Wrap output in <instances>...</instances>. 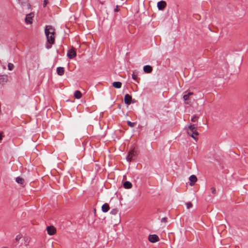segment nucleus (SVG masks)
Instances as JSON below:
<instances>
[{"label": "nucleus", "instance_id": "nucleus-1", "mask_svg": "<svg viewBox=\"0 0 248 248\" xmlns=\"http://www.w3.org/2000/svg\"><path fill=\"white\" fill-rule=\"evenodd\" d=\"M45 32L47 38V42L50 44H54L55 42L54 28L50 25H47L46 26Z\"/></svg>", "mask_w": 248, "mask_h": 248}, {"label": "nucleus", "instance_id": "nucleus-2", "mask_svg": "<svg viewBox=\"0 0 248 248\" xmlns=\"http://www.w3.org/2000/svg\"><path fill=\"white\" fill-rule=\"evenodd\" d=\"M187 134L193 139L196 140V137L199 135L196 130V126L195 124H190L186 129Z\"/></svg>", "mask_w": 248, "mask_h": 248}, {"label": "nucleus", "instance_id": "nucleus-3", "mask_svg": "<svg viewBox=\"0 0 248 248\" xmlns=\"http://www.w3.org/2000/svg\"><path fill=\"white\" fill-rule=\"evenodd\" d=\"M139 153V151L137 147H135L133 149L131 150L128 154L126 157V160L130 162L133 159H135Z\"/></svg>", "mask_w": 248, "mask_h": 248}, {"label": "nucleus", "instance_id": "nucleus-4", "mask_svg": "<svg viewBox=\"0 0 248 248\" xmlns=\"http://www.w3.org/2000/svg\"><path fill=\"white\" fill-rule=\"evenodd\" d=\"M148 240L151 243H155L159 240L158 236L156 234H150Z\"/></svg>", "mask_w": 248, "mask_h": 248}, {"label": "nucleus", "instance_id": "nucleus-5", "mask_svg": "<svg viewBox=\"0 0 248 248\" xmlns=\"http://www.w3.org/2000/svg\"><path fill=\"white\" fill-rule=\"evenodd\" d=\"M76 52L74 49L69 50L67 54L68 57L70 59H72L75 58L76 56Z\"/></svg>", "mask_w": 248, "mask_h": 248}, {"label": "nucleus", "instance_id": "nucleus-6", "mask_svg": "<svg viewBox=\"0 0 248 248\" xmlns=\"http://www.w3.org/2000/svg\"><path fill=\"white\" fill-rule=\"evenodd\" d=\"M47 233L50 235H52L56 233V229L53 226H50L47 227Z\"/></svg>", "mask_w": 248, "mask_h": 248}, {"label": "nucleus", "instance_id": "nucleus-7", "mask_svg": "<svg viewBox=\"0 0 248 248\" xmlns=\"http://www.w3.org/2000/svg\"><path fill=\"white\" fill-rule=\"evenodd\" d=\"M8 76L6 75H0V84L4 85L8 81Z\"/></svg>", "mask_w": 248, "mask_h": 248}, {"label": "nucleus", "instance_id": "nucleus-8", "mask_svg": "<svg viewBox=\"0 0 248 248\" xmlns=\"http://www.w3.org/2000/svg\"><path fill=\"white\" fill-rule=\"evenodd\" d=\"M34 16V14L30 13L26 15L25 18V22L27 24H31L32 23V18Z\"/></svg>", "mask_w": 248, "mask_h": 248}, {"label": "nucleus", "instance_id": "nucleus-9", "mask_svg": "<svg viewBox=\"0 0 248 248\" xmlns=\"http://www.w3.org/2000/svg\"><path fill=\"white\" fill-rule=\"evenodd\" d=\"M124 103L126 105H130L132 101V96L128 94H126L124 98Z\"/></svg>", "mask_w": 248, "mask_h": 248}, {"label": "nucleus", "instance_id": "nucleus-10", "mask_svg": "<svg viewBox=\"0 0 248 248\" xmlns=\"http://www.w3.org/2000/svg\"><path fill=\"white\" fill-rule=\"evenodd\" d=\"M166 6V2L165 1L161 0L157 3V7L159 10H163Z\"/></svg>", "mask_w": 248, "mask_h": 248}, {"label": "nucleus", "instance_id": "nucleus-11", "mask_svg": "<svg viewBox=\"0 0 248 248\" xmlns=\"http://www.w3.org/2000/svg\"><path fill=\"white\" fill-rule=\"evenodd\" d=\"M193 94V93L192 92H188L187 94H186L183 96V98L186 104H189L190 101H189V97Z\"/></svg>", "mask_w": 248, "mask_h": 248}, {"label": "nucleus", "instance_id": "nucleus-12", "mask_svg": "<svg viewBox=\"0 0 248 248\" xmlns=\"http://www.w3.org/2000/svg\"><path fill=\"white\" fill-rule=\"evenodd\" d=\"M143 71L146 73H150L153 71V68L150 65H146L143 67Z\"/></svg>", "mask_w": 248, "mask_h": 248}, {"label": "nucleus", "instance_id": "nucleus-13", "mask_svg": "<svg viewBox=\"0 0 248 248\" xmlns=\"http://www.w3.org/2000/svg\"><path fill=\"white\" fill-rule=\"evenodd\" d=\"M189 179L190 181V186H193L197 180V178L196 176L194 175H191L189 177Z\"/></svg>", "mask_w": 248, "mask_h": 248}, {"label": "nucleus", "instance_id": "nucleus-14", "mask_svg": "<svg viewBox=\"0 0 248 248\" xmlns=\"http://www.w3.org/2000/svg\"><path fill=\"white\" fill-rule=\"evenodd\" d=\"M57 73L59 76H62L64 73V69L63 67H58L57 68Z\"/></svg>", "mask_w": 248, "mask_h": 248}, {"label": "nucleus", "instance_id": "nucleus-15", "mask_svg": "<svg viewBox=\"0 0 248 248\" xmlns=\"http://www.w3.org/2000/svg\"><path fill=\"white\" fill-rule=\"evenodd\" d=\"M109 209V206L108 203H105L102 206V211L104 213L107 212Z\"/></svg>", "mask_w": 248, "mask_h": 248}, {"label": "nucleus", "instance_id": "nucleus-16", "mask_svg": "<svg viewBox=\"0 0 248 248\" xmlns=\"http://www.w3.org/2000/svg\"><path fill=\"white\" fill-rule=\"evenodd\" d=\"M124 187L126 189H129L132 187V184L129 181H125L124 183Z\"/></svg>", "mask_w": 248, "mask_h": 248}, {"label": "nucleus", "instance_id": "nucleus-17", "mask_svg": "<svg viewBox=\"0 0 248 248\" xmlns=\"http://www.w3.org/2000/svg\"><path fill=\"white\" fill-rule=\"evenodd\" d=\"M122 83L120 81H115L113 82L112 86L117 89L121 88L122 87Z\"/></svg>", "mask_w": 248, "mask_h": 248}, {"label": "nucleus", "instance_id": "nucleus-18", "mask_svg": "<svg viewBox=\"0 0 248 248\" xmlns=\"http://www.w3.org/2000/svg\"><path fill=\"white\" fill-rule=\"evenodd\" d=\"M74 96L77 99H79L82 96V93L79 91H76L74 93Z\"/></svg>", "mask_w": 248, "mask_h": 248}, {"label": "nucleus", "instance_id": "nucleus-19", "mask_svg": "<svg viewBox=\"0 0 248 248\" xmlns=\"http://www.w3.org/2000/svg\"><path fill=\"white\" fill-rule=\"evenodd\" d=\"M138 72L137 71H134L133 72V74L132 75V78L134 80H135V81H136L137 82H138Z\"/></svg>", "mask_w": 248, "mask_h": 248}, {"label": "nucleus", "instance_id": "nucleus-20", "mask_svg": "<svg viewBox=\"0 0 248 248\" xmlns=\"http://www.w3.org/2000/svg\"><path fill=\"white\" fill-rule=\"evenodd\" d=\"M16 182L18 183V184H20L21 185H22L23 184L24 182V179H23L22 177H17L16 178Z\"/></svg>", "mask_w": 248, "mask_h": 248}, {"label": "nucleus", "instance_id": "nucleus-21", "mask_svg": "<svg viewBox=\"0 0 248 248\" xmlns=\"http://www.w3.org/2000/svg\"><path fill=\"white\" fill-rule=\"evenodd\" d=\"M14 68V65L13 63H9L8 64V70H10V71H12L13 70Z\"/></svg>", "mask_w": 248, "mask_h": 248}, {"label": "nucleus", "instance_id": "nucleus-22", "mask_svg": "<svg viewBox=\"0 0 248 248\" xmlns=\"http://www.w3.org/2000/svg\"><path fill=\"white\" fill-rule=\"evenodd\" d=\"M198 118V116L196 115H193L191 119V121L193 122H196L197 121Z\"/></svg>", "mask_w": 248, "mask_h": 248}, {"label": "nucleus", "instance_id": "nucleus-23", "mask_svg": "<svg viewBox=\"0 0 248 248\" xmlns=\"http://www.w3.org/2000/svg\"><path fill=\"white\" fill-rule=\"evenodd\" d=\"M118 210L116 208H115V209H113L112 210H111L110 213L111 215H115L118 213Z\"/></svg>", "mask_w": 248, "mask_h": 248}, {"label": "nucleus", "instance_id": "nucleus-24", "mask_svg": "<svg viewBox=\"0 0 248 248\" xmlns=\"http://www.w3.org/2000/svg\"><path fill=\"white\" fill-rule=\"evenodd\" d=\"M127 124L128 125V126H129L130 127H133L135 126V124H136V123H133V122H131L129 121H128L127 122Z\"/></svg>", "mask_w": 248, "mask_h": 248}, {"label": "nucleus", "instance_id": "nucleus-25", "mask_svg": "<svg viewBox=\"0 0 248 248\" xmlns=\"http://www.w3.org/2000/svg\"><path fill=\"white\" fill-rule=\"evenodd\" d=\"M187 209H189L192 207V204L190 202H187L186 203Z\"/></svg>", "mask_w": 248, "mask_h": 248}, {"label": "nucleus", "instance_id": "nucleus-26", "mask_svg": "<svg viewBox=\"0 0 248 248\" xmlns=\"http://www.w3.org/2000/svg\"><path fill=\"white\" fill-rule=\"evenodd\" d=\"M211 192L212 193V194H213L214 195L216 194V189L215 187H211Z\"/></svg>", "mask_w": 248, "mask_h": 248}, {"label": "nucleus", "instance_id": "nucleus-27", "mask_svg": "<svg viewBox=\"0 0 248 248\" xmlns=\"http://www.w3.org/2000/svg\"><path fill=\"white\" fill-rule=\"evenodd\" d=\"M21 238V235H20V234H18L17 235H16V241H18Z\"/></svg>", "mask_w": 248, "mask_h": 248}, {"label": "nucleus", "instance_id": "nucleus-28", "mask_svg": "<svg viewBox=\"0 0 248 248\" xmlns=\"http://www.w3.org/2000/svg\"><path fill=\"white\" fill-rule=\"evenodd\" d=\"M47 3H48V0H44L43 6L44 7H46Z\"/></svg>", "mask_w": 248, "mask_h": 248}, {"label": "nucleus", "instance_id": "nucleus-29", "mask_svg": "<svg viewBox=\"0 0 248 248\" xmlns=\"http://www.w3.org/2000/svg\"><path fill=\"white\" fill-rule=\"evenodd\" d=\"M167 221V218L166 217H163L161 219V222H166Z\"/></svg>", "mask_w": 248, "mask_h": 248}, {"label": "nucleus", "instance_id": "nucleus-30", "mask_svg": "<svg viewBox=\"0 0 248 248\" xmlns=\"http://www.w3.org/2000/svg\"><path fill=\"white\" fill-rule=\"evenodd\" d=\"M119 10V8H118V6H116V7L114 9V11L115 12H118Z\"/></svg>", "mask_w": 248, "mask_h": 248}, {"label": "nucleus", "instance_id": "nucleus-31", "mask_svg": "<svg viewBox=\"0 0 248 248\" xmlns=\"http://www.w3.org/2000/svg\"><path fill=\"white\" fill-rule=\"evenodd\" d=\"M46 47L47 49H49V48H50L51 47V46L46 45Z\"/></svg>", "mask_w": 248, "mask_h": 248}, {"label": "nucleus", "instance_id": "nucleus-32", "mask_svg": "<svg viewBox=\"0 0 248 248\" xmlns=\"http://www.w3.org/2000/svg\"><path fill=\"white\" fill-rule=\"evenodd\" d=\"M2 133L0 132V140H2Z\"/></svg>", "mask_w": 248, "mask_h": 248}, {"label": "nucleus", "instance_id": "nucleus-33", "mask_svg": "<svg viewBox=\"0 0 248 248\" xmlns=\"http://www.w3.org/2000/svg\"><path fill=\"white\" fill-rule=\"evenodd\" d=\"M105 1V0H103L102 1H101V0H100V3H101L102 4H103Z\"/></svg>", "mask_w": 248, "mask_h": 248}, {"label": "nucleus", "instance_id": "nucleus-34", "mask_svg": "<svg viewBox=\"0 0 248 248\" xmlns=\"http://www.w3.org/2000/svg\"><path fill=\"white\" fill-rule=\"evenodd\" d=\"M18 2H19V3H21V4H23L22 2H20V0H18Z\"/></svg>", "mask_w": 248, "mask_h": 248}, {"label": "nucleus", "instance_id": "nucleus-35", "mask_svg": "<svg viewBox=\"0 0 248 248\" xmlns=\"http://www.w3.org/2000/svg\"><path fill=\"white\" fill-rule=\"evenodd\" d=\"M6 248V247H2V248Z\"/></svg>", "mask_w": 248, "mask_h": 248}]
</instances>
